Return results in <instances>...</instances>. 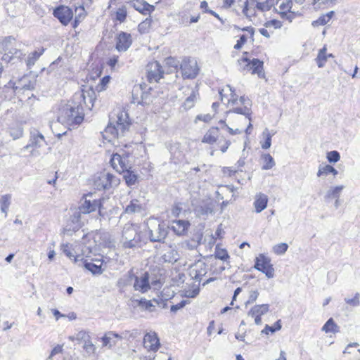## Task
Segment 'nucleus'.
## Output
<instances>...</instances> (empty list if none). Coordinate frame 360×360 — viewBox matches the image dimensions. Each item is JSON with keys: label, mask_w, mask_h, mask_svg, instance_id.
<instances>
[{"label": "nucleus", "mask_w": 360, "mask_h": 360, "mask_svg": "<svg viewBox=\"0 0 360 360\" xmlns=\"http://www.w3.org/2000/svg\"><path fill=\"white\" fill-rule=\"evenodd\" d=\"M140 241L136 228L131 224H127L122 231V245L124 248H133Z\"/></svg>", "instance_id": "20e7f679"}, {"label": "nucleus", "mask_w": 360, "mask_h": 360, "mask_svg": "<svg viewBox=\"0 0 360 360\" xmlns=\"http://www.w3.org/2000/svg\"><path fill=\"white\" fill-rule=\"evenodd\" d=\"M262 159L264 162L262 169L268 170L273 168L275 166V161L273 157L270 154H264L262 155Z\"/></svg>", "instance_id": "72a5a7b5"}, {"label": "nucleus", "mask_w": 360, "mask_h": 360, "mask_svg": "<svg viewBox=\"0 0 360 360\" xmlns=\"http://www.w3.org/2000/svg\"><path fill=\"white\" fill-rule=\"evenodd\" d=\"M116 125L123 126L124 128V133L129 129L130 122L129 121L128 114L125 111H120L117 115V120L115 121Z\"/></svg>", "instance_id": "393cba45"}, {"label": "nucleus", "mask_w": 360, "mask_h": 360, "mask_svg": "<svg viewBox=\"0 0 360 360\" xmlns=\"http://www.w3.org/2000/svg\"><path fill=\"white\" fill-rule=\"evenodd\" d=\"M229 113L234 112L237 114L243 115L245 116V118H247L249 121H251V110L250 108H248L247 106H244L243 108H234L232 110H230Z\"/></svg>", "instance_id": "58836bf2"}, {"label": "nucleus", "mask_w": 360, "mask_h": 360, "mask_svg": "<svg viewBox=\"0 0 360 360\" xmlns=\"http://www.w3.org/2000/svg\"><path fill=\"white\" fill-rule=\"evenodd\" d=\"M120 335L112 331L107 332L101 338L103 342V347H108L111 348L116 345L115 339H119Z\"/></svg>", "instance_id": "4be33fe9"}, {"label": "nucleus", "mask_w": 360, "mask_h": 360, "mask_svg": "<svg viewBox=\"0 0 360 360\" xmlns=\"http://www.w3.org/2000/svg\"><path fill=\"white\" fill-rule=\"evenodd\" d=\"M101 205V199L94 197L92 193L84 195L80 200L79 209L83 214H89L100 208Z\"/></svg>", "instance_id": "423d86ee"}, {"label": "nucleus", "mask_w": 360, "mask_h": 360, "mask_svg": "<svg viewBox=\"0 0 360 360\" xmlns=\"http://www.w3.org/2000/svg\"><path fill=\"white\" fill-rule=\"evenodd\" d=\"M34 86L35 81L31 80L27 76H24L16 82L11 81L8 84V87L12 88L15 94L32 90L34 89Z\"/></svg>", "instance_id": "1a4fd4ad"}, {"label": "nucleus", "mask_w": 360, "mask_h": 360, "mask_svg": "<svg viewBox=\"0 0 360 360\" xmlns=\"http://www.w3.org/2000/svg\"><path fill=\"white\" fill-rule=\"evenodd\" d=\"M200 292V289L198 287H196L192 290H188L185 291V297H189V298H194Z\"/></svg>", "instance_id": "e2e57ef3"}, {"label": "nucleus", "mask_w": 360, "mask_h": 360, "mask_svg": "<svg viewBox=\"0 0 360 360\" xmlns=\"http://www.w3.org/2000/svg\"><path fill=\"white\" fill-rule=\"evenodd\" d=\"M132 280H134V288L135 290L146 292L150 288L149 284V274L148 272H145L141 276L139 277L135 276L132 271L128 272V279L127 282H124L122 279L118 281L119 286L124 287L129 283Z\"/></svg>", "instance_id": "f03ea898"}, {"label": "nucleus", "mask_w": 360, "mask_h": 360, "mask_svg": "<svg viewBox=\"0 0 360 360\" xmlns=\"http://www.w3.org/2000/svg\"><path fill=\"white\" fill-rule=\"evenodd\" d=\"M332 173L334 176L337 175L338 172L336 169H335L333 166L330 165H325L323 167L320 166L319 168V171L317 172V176H321L322 175L327 176L328 174Z\"/></svg>", "instance_id": "e433bc0d"}, {"label": "nucleus", "mask_w": 360, "mask_h": 360, "mask_svg": "<svg viewBox=\"0 0 360 360\" xmlns=\"http://www.w3.org/2000/svg\"><path fill=\"white\" fill-rule=\"evenodd\" d=\"M86 94H87L89 102L92 103V105H94L96 95L92 89L81 94L75 95L72 101H68L59 109L58 122L70 129L71 127H77L83 122L84 117V108L80 102L76 101V100H80L82 98L84 102L86 103Z\"/></svg>", "instance_id": "f257e3e1"}, {"label": "nucleus", "mask_w": 360, "mask_h": 360, "mask_svg": "<svg viewBox=\"0 0 360 360\" xmlns=\"http://www.w3.org/2000/svg\"><path fill=\"white\" fill-rule=\"evenodd\" d=\"M264 25L266 27H273L275 29H278V28H281L282 27L283 24H282V22H281L280 20L274 19V20L267 21L264 24Z\"/></svg>", "instance_id": "052dcab7"}, {"label": "nucleus", "mask_w": 360, "mask_h": 360, "mask_svg": "<svg viewBox=\"0 0 360 360\" xmlns=\"http://www.w3.org/2000/svg\"><path fill=\"white\" fill-rule=\"evenodd\" d=\"M110 77L109 76L103 77L99 84L96 86V90L98 92L102 91L105 89L106 85L110 82Z\"/></svg>", "instance_id": "4d7b16f0"}, {"label": "nucleus", "mask_w": 360, "mask_h": 360, "mask_svg": "<svg viewBox=\"0 0 360 360\" xmlns=\"http://www.w3.org/2000/svg\"><path fill=\"white\" fill-rule=\"evenodd\" d=\"M198 96V91L192 90L190 96L184 101L183 106L186 110L191 109L195 104Z\"/></svg>", "instance_id": "473e14b6"}, {"label": "nucleus", "mask_w": 360, "mask_h": 360, "mask_svg": "<svg viewBox=\"0 0 360 360\" xmlns=\"http://www.w3.org/2000/svg\"><path fill=\"white\" fill-rule=\"evenodd\" d=\"M281 320H278L274 326H270L269 325H266L264 328L262 330V333L269 334V332L274 333L281 329Z\"/></svg>", "instance_id": "49530a36"}, {"label": "nucleus", "mask_w": 360, "mask_h": 360, "mask_svg": "<svg viewBox=\"0 0 360 360\" xmlns=\"http://www.w3.org/2000/svg\"><path fill=\"white\" fill-rule=\"evenodd\" d=\"M130 4L139 13L147 15L154 11L155 7L144 0H133Z\"/></svg>", "instance_id": "a211bd4d"}, {"label": "nucleus", "mask_w": 360, "mask_h": 360, "mask_svg": "<svg viewBox=\"0 0 360 360\" xmlns=\"http://www.w3.org/2000/svg\"><path fill=\"white\" fill-rule=\"evenodd\" d=\"M190 226L188 221L174 220L172 221L171 229L178 236H184Z\"/></svg>", "instance_id": "6ab92c4d"}, {"label": "nucleus", "mask_w": 360, "mask_h": 360, "mask_svg": "<svg viewBox=\"0 0 360 360\" xmlns=\"http://www.w3.org/2000/svg\"><path fill=\"white\" fill-rule=\"evenodd\" d=\"M274 4V0H264V1H259L257 2L255 8L260 11H267L271 9V8Z\"/></svg>", "instance_id": "4c0bfd02"}, {"label": "nucleus", "mask_w": 360, "mask_h": 360, "mask_svg": "<svg viewBox=\"0 0 360 360\" xmlns=\"http://www.w3.org/2000/svg\"><path fill=\"white\" fill-rule=\"evenodd\" d=\"M214 256L216 259H220L223 262H226V264L228 266H230L229 262L228 261L230 257L226 250L221 248L219 247V245H217L215 248Z\"/></svg>", "instance_id": "c756f323"}, {"label": "nucleus", "mask_w": 360, "mask_h": 360, "mask_svg": "<svg viewBox=\"0 0 360 360\" xmlns=\"http://www.w3.org/2000/svg\"><path fill=\"white\" fill-rule=\"evenodd\" d=\"M167 229L165 225L158 224L149 230V238L151 242H163L167 236Z\"/></svg>", "instance_id": "f8f14e48"}, {"label": "nucleus", "mask_w": 360, "mask_h": 360, "mask_svg": "<svg viewBox=\"0 0 360 360\" xmlns=\"http://www.w3.org/2000/svg\"><path fill=\"white\" fill-rule=\"evenodd\" d=\"M181 73L184 79H195L200 71L197 60L194 58H184L180 65Z\"/></svg>", "instance_id": "39448f33"}, {"label": "nucleus", "mask_w": 360, "mask_h": 360, "mask_svg": "<svg viewBox=\"0 0 360 360\" xmlns=\"http://www.w3.org/2000/svg\"><path fill=\"white\" fill-rule=\"evenodd\" d=\"M207 274L206 264L202 261H198L191 265L189 269L190 276L196 281H200L202 278Z\"/></svg>", "instance_id": "4468645a"}, {"label": "nucleus", "mask_w": 360, "mask_h": 360, "mask_svg": "<svg viewBox=\"0 0 360 360\" xmlns=\"http://www.w3.org/2000/svg\"><path fill=\"white\" fill-rule=\"evenodd\" d=\"M360 294L356 292L353 298H345V301L352 307H357L360 304Z\"/></svg>", "instance_id": "6e6d98bb"}, {"label": "nucleus", "mask_w": 360, "mask_h": 360, "mask_svg": "<svg viewBox=\"0 0 360 360\" xmlns=\"http://www.w3.org/2000/svg\"><path fill=\"white\" fill-rule=\"evenodd\" d=\"M278 8H276V12L281 15L282 11H290L292 6V0H278L276 1Z\"/></svg>", "instance_id": "c85d7f7f"}, {"label": "nucleus", "mask_w": 360, "mask_h": 360, "mask_svg": "<svg viewBox=\"0 0 360 360\" xmlns=\"http://www.w3.org/2000/svg\"><path fill=\"white\" fill-rule=\"evenodd\" d=\"M268 202V197L266 195L259 193L255 195L254 207L257 213H260L266 209Z\"/></svg>", "instance_id": "412c9836"}, {"label": "nucleus", "mask_w": 360, "mask_h": 360, "mask_svg": "<svg viewBox=\"0 0 360 360\" xmlns=\"http://www.w3.org/2000/svg\"><path fill=\"white\" fill-rule=\"evenodd\" d=\"M143 346L151 351H157L160 346L159 339L155 333H147L143 338Z\"/></svg>", "instance_id": "f3484780"}, {"label": "nucleus", "mask_w": 360, "mask_h": 360, "mask_svg": "<svg viewBox=\"0 0 360 360\" xmlns=\"http://www.w3.org/2000/svg\"><path fill=\"white\" fill-rule=\"evenodd\" d=\"M123 178L128 186H134L136 184L138 180V175L132 169H129L122 172Z\"/></svg>", "instance_id": "a878e982"}, {"label": "nucleus", "mask_w": 360, "mask_h": 360, "mask_svg": "<svg viewBox=\"0 0 360 360\" xmlns=\"http://www.w3.org/2000/svg\"><path fill=\"white\" fill-rule=\"evenodd\" d=\"M327 48L324 46L319 51L318 56L316 58V62L319 68H323L326 65L328 60V56L326 53Z\"/></svg>", "instance_id": "2f4dec72"}, {"label": "nucleus", "mask_w": 360, "mask_h": 360, "mask_svg": "<svg viewBox=\"0 0 360 360\" xmlns=\"http://www.w3.org/2000/svg\"><path fill=\"white\" fill-rule=\"evenodd\" d=\"M250 3L248 0H246L244 3V8L243 9V13L247 17H250L251 15H255V9L254 8L252 11V8L249 7Z\"/></svg>", "instance_id": "13d9d810"}, {"label": "nucleus", "mask_w": 360, "mask_h": 360, "mask_svg": "<svg viewBox=\"0 0 360 360\" xmlns=\"http://www.w3.org/2000/svg\"><path fill=\"white\" fill-rule=\"evenodd\" d=\"M178 256L176 250H169L162 256V258L165 262L174 263L178 260Z\"/></svg>", "instance_id": "f704fd0d"}, {"label": "nucleus", "mask_w": 360, "mask_h": 360, "mask_svg": "<svg viewBox=\"0 0 360 360\" xmlns=\"http://www.w3.org/2000/svg\"><path fill=\"white\" fill-rule=\"evenodd\" d=\"M263 136L265 137V141L262 143L261 146L263 149H268L271 147V137L274 134H271L268 129H265L262 133Z\"/></svg>", "instance_id": "79ce46f5"}, {"label": "nucleus", "mask_w": 360, "mask_h": 360, "mask_svg": "<svg viewBox=\"0 0 360 360\" xmlns=\"http://www.w3.org/2000/svg\"><path fill=\"white\" fill-rule=\"evenodd\" d=\"M343 188H344L343 186H335L334 188H331L330 189H329L327 191L326 197L328 198H339L340 193L342 191Z\"/></svg>", "instance_id": "37998d69"}, {"label": "nucleus", "mask_w": 360, "mask_h": 360, "mask_svg": "<svg viewBox=\"0 0 360 360\" xmlns=\"http://www.w3.org/2000/svg\"><path fill=\"white\" fill-rule=\"evenodd\" d=\"M61 250L70 259L74 258L75 262H76L77 259V257H75V255L72 253L71 248L68 243L67 244H62L61 245Z\"/></svg>", "instance_id": "3c124183"}, {"label": "nucleus", "mask_w": 360, "mask_h": 360, "mask_svg": "<svg viewBox=\"0 0 360 360\" xmlns=\"http://www.w3.org/2000/svg\"><path fill=\"white\" fill-rule=\"evenodd\" d=\"M9 133L13 139H18L22 136L23 129L20 126L17 125L15 127H11L9 130Z\"/></svg>", "instance_id": "09e8293b"}, {"label": "nucleus", "mask_w": 360, "mask_h": 360, "mask_svg": "<svg viewBox=\"0 0 360 360\" xmlns=\"http://www.w3.org/2000/svg\"><path fill=\"white\" fill-rule=\"evenodd\" d=\"M212 119V116L210 114H200L198 115L195 117V122L197 121H202L204 122H209Z\"/></svg>", "instance_id": "69168bd1"}, {"label": "nucleus", "mask_w": 360, "mask_h": 360, "mask_svg": "<svg viewBox=\"0 0 360 360\" xmlns=\"http://www.w3.org/2000/svg\"><path fill=\"white\" fill-rule=\"evenodd\" d=\"M63 345H56L51 352V354H49V356H48L47 359L49 360H51L52 359V358L58 354H60L63 352Z\"/></svg>", "instance_id": "0e129e2a"}, {"label": "nucleus", "mask_w": 360, "mask_h": 360, "mask_svg": "<svg viewBox=\"0 0 360 360\" xmlns=\"http://www.w3.org/2000/svg\"><path fill=\"white\" fill-rule=\"evenodd\" d=\"M142 210L141 205L138 200H132L125 207L124 212L127 214H134L141 212Z\"/></svg>", "instance_id": "cd10ccee"}, {"label": "nucleus", "mask_w": 360, "mask_h": 360, "mask_svg": "<svg viewBox=\"0 0 360 360\" xmlns=\"http://www.w3.org/2000/svg\"><path fill=\"white\" fill-rule=\"evenodd\" d=\"M269 311V305L268 304H256L252 307L248 312V316H262Z\"/></svg>", "instance_id": "b1692460"}, {"label": "nucleus", "mask_w": 360, "mask_h": 360, "mask_svg": "<svg viewBox=\"0 0 360 360\" xmlns=\"http://www.w3.org/2000/svg\"><path fill=\"white\" fill-rule=\"evenodd\" d=\"M339 326L335 323L333 318H330L322 327V330L326 333H336L339 332Z\"/></svg>", "instance_id": "7c9ffc66"}, {"label": "nucleus", "mask_w": 360, "mask_h": 360, "mask_svg": "<svg viewBox=\"0 0 360 360\" xmlns=\"http://www.w3.org/2000/svg\"><path fill=\"white\" fill-rule=\"evenodd\" d=\"M151 18H147L144 21L141 22L138 27L139 31L141 33H146L148 32L151 26Z\"/></svg>", "instance_id": "8fccbe9b"}, {"label": "nucleus", "mask_w": 360, "mask_h": 360, "mask_svg": "<svg viewBox=\"0 0 360 360\" xmlns=\"http://www.w3.org/2000/svg\"><path fill=\"white\" fill-rule=\"evenodd\" d=\"M53 15L64 25H67L72 18L73 14L70 8L60 6L53 11Z\"/></svg>", "instance_id": "ddd939ff"}, {"label": "nucleus", "mask_w": 360, "mask_h": 360, "mask_svg": "<svg viewBox=\"0 0 360 360\" xmlns=\"http://www.w3.org/2000/svg\"><path fill=\"white\" fill-rule=\"evenodd\" d=\"M188 303V300H184L176 304L172 305L170 310L172 312L176 313L178 310L184 308Z\"/></svg>", "instance_id": "bf43d9fd"}, {"label": "nucleus", "mask_w": 360, "mask_h": 360, "mask_svg": "<svg viewBox=\"0 0 360 360\" xmlns=\"http://www.w3.org/2000/svg\"><path fill=\"white\" fill-rule=\"evenodd\" d=\"M301 15V13L299 12L292 11L291 9L290 11H282L281 12V18L283 20H288L289 22H292V20L295 18L296 16Z\"/></svg>", "instance_id": "c03bdc74"}, {"label": "nucleus", "mask_w": 360, "mask_h": 360, "mask_svg": "<svg viewBox=\"0 0 360 360\" xmlns=\"http://www.w3.org/2000/svg\"><path fill=\"white\" fill-rule=\"evenodd\" d=\"M127 18V9L124 6H122L116 11V20L120 22H124Z\"/></svg>", "instance_id": "864d4df0"}, {"label": "nucleus", "mask_w": 360, "mask_h": 360, "mask_svg": "<svg viewBox=\"0 0 360 360\" xmlns=\"http://www.w3.org/2000/svg\"><path fill=\"white\" fill-rule=\"evenodd\" d=\"M104 133L108 135H110L109 139L112 138H118L119 136H122L124 134V128L123 126L114 124L112 122L109 123V124L105 129Z\"/></svg>", "instance_id": "aec40b11"}, {"label": "nucleus", "mask_w": 360, "mask_h": 360, "mask_svg": "<svg viewBox=\"0 0 360 360\" xmlns=\"http://www.w3.org/2000/svg\"><path fill=\"white\" fill-rule=\"evenodd\" d=\"M240 64L245 63L243 70L250 72L252 74H257L259 77H261L263 71V62L257 58L250 60L249 58L244 57L240 60H238Z\"/></svg>", "instance_id": "9d476101"}, {"label": "nucleus", "mask_w": 360, "mask_h": 360, "mask_svg": "<svg viewBox=\"0 0 360 360\" xmlns=\"http://www.w3.org/2000/svg\"><path fill=\"white\" fill-rule=\"evenodd\" d=\"M44 51V49H41L40 51H34V52L31 53L27 60V65H33L35 62L39 59L40 56L43 54Z\"/></svg>", "instance_id": "a19ab883"}, {"label": "nucleus", "mask_w": 360, "mask_h": 360, "mask_svg": "<svg viewBox=\"0 0 360 360\" xmlns=\"http://www.w3.org/2000/svg\"><path fill=\"white\" fill-rule=\"evenodd\" d=\"M44 143H46V141L42 134L37 129H33L30 131V143L22 150H27L30 147L39 148Z\"/></svg>", "instance_id": "2eb2a0df"}, {"label": "nucleus", "mask_w": 360, "mask_h": 360, "mask_svg": "<svg viewBox=\"0 0 360 360\" xmlns=\"http://www.w3.org/2000/svg\"><path fill=\"white\" fill-rule=\"evenodd\" d=\"M327 159L331 163H335L340 159V153L336 150H332L327 153Z\"/></svg>", "instance_id": "5fc2aeb1"}, {"label": "nucleus", "mask_w": 360, "mask_h": 360, "mask_svg": "<svg viewBox=\"0 0 360 360\" xmlns=\"http://www.w3.org/2000/svg\"><path fill=\"white\" fill-rule=\"evenodd\" d=\"M11 194H5L0 198V210L5 214V217H7L9 207L11 204Z\"/></svg>", "instance_id": "bb28decb"}, {"label": "nucleus", "mask_w": 360, "mask_h": 360, "mask_svg": "<svg viewBox=\"0 0 360 360\" xmlns=\"http://www.w3.org/2000/svg\"><path fill=\"white\" fill-rule=\"evenodd\" d=\"M330 20H328V17L325 16L324 15L320 16L316 20L312 22L313 26L316 25H325Z\"/></svg>", "instance_id": "680f3d73"}, {"label": "nucleus", "mask_w": 360, "mask_h": 360, "mask_svg": "<svg viewBox=\"0 0 360 360\" xmlns=\"http://www.w3.org/2000/svg\"><path fill=\"white\" fill-rule=\"evenodd\" d=\"M84 266L94 274H101L102 273L101 264H96L91 262H85Z\"/></svg>", "instance_id": "ea45409f"}, {"label": "nucleus", "mask_w": 360, "mask_h": 360, "mask_svg": "<svg viewBox=\"0 0 360 360\" xmlns=\"http://www.w3.org/2000/svg\"><path fill=\"white\" fill-rule=\"evenodd\" d=\"M288 245L285 243L277 244L273 247L274 252L277 255H282L288 250Z\"/></svg>", "instance_id": "de8ad7c7"}, {"label": "nucleus", "mask_w": 360, "mask_h": 360, "mask_svg": "<svg viewBox=\"0 0 360 360\" xmlns=\"http://www.w3.org/2000/svg\"><path fill=\"white\" fill-rule=\"evenodd\" d=\"M146 70L147 77L150 82H158L163 77L164 71L158 61L148 64Z\"/></svg>", "instance_id": "9b49d317"}, {"label": "nucleus", "mask_w": 360, "mask_h": 360, "mask_svg": "<svg viewBox=\"0 0 360 360\" xmlns=\"http://www.w3.org/2000/svg\"><path fill=\"white\" fill-rule=\"evenodd\" d=\"M226 88L230 91L231 98L228 99L229 103L236 104L238 100L237 95L234 93V89L229 85H227Z\"/></svg>", "instance_id": "338daca9"}, {"label": "nucleus", "mask_w": 360, "mask_h": 360, "mask_svg": "<svg viewBox=\"0 0 360 360\" xmlns=\"http://www.w3.org/2000/svg\"><path fill=\"white\" fill-rule=\"evenodd\" d=\"M113 169L117 172L122 173L129 169H132L131 163L129 160V155L123 153L122 155L115 153L110 159Z\"/></svg>", "instance_id": "6e6552de"}, {"label": "nucleus", "mask_w": 360, "mask_h": 360, "mask_svg": "<svg viewBox=\"0 0 360 360\" xmlns=\"http://www.w3.org/2000/svg\"><path fill=\"white\" fill-rule=\"evenodd\" d=\"M83 348L89 354H94L96 350V347L91 341V338L84 342Z\"/></svg>", "instance_id": "603ef678"}, {"label": "nucleus", "mask_w": 360, "mask_h": 360, "mask_svg": "<svg viewBox=\"0 0 360 360\" xmlns=\"http://www.w3.org/2000/svg\"><path fill=\"white\" fill-rule=\"evenodd\" d=\"M82 214L83 213L80 212L79 209L78 208V210H75L73 214L71 216V220L75 224L73 228L74 231L78 230L81 226L80 218Z\"/></svg>", "instance_id": "a18cd8bd"}, {"label": "nucleus", "mask_w": 360, "mask_h": 360, "mask_svg": "<svg viewBox=\"0 0 360 360\" xmlns=\"http://www.w3.org/2000/svg\"><path fill=\"white\" fill-rule=\"evenodd\" d=\"M219 136V128L212 127L204 135L202 141L208 144H214Z\"/></svg>", "instance_id": "5701e85b"}, {"label": "nucleus", "mask_w": 360, "mask_h": 360, "mask_svg": "<svg viewBox=\"0 0 360 360\" xmlns=\"http://www.w3.org/2000/svg\"><path fill=\"white\" fill-rule=\"evenodd\" d=\"M131 43V34L122 32L117 38L116 49L119 51H126L130 47Z\"/></svg>", "instance_id": "dca6fc26"}, {"label": "nucleus", "mask_w": 360, "mask_h": 360, "mask_svg": "<svg viewBox=\"0 0 360 360\" xmlns=\"http://www.w3.org/2000/svg\"><path fill=\"white\" fill-rule=\"evenodd\" d=\"M141 335V333L137 329L132 330H125L120 335L119 339H126L127 340H134L138 336Z\"/></svg>", "instance_id": "c9c22d12"}, {"label": "nucleus", "mask_w": 360, "mask_h": 360, "mask_svg": "<svg viewBox=\"0 0 360 360\" xmlns=\"http://www.w3.org/2000/svg\"><path fill=\"white\" fill-rule=\"evenodd\" d=\"M90 338V335L86 331L82 330L77 334L76 339L77 340H82L84 342Z\"/></svg>", "instance_id": "774afa93"}, {"label": "nucleus", "mask_w": 360, "mask_h": 360, "mask_svg": "<svg viewBox=\"0 0 360 360\" xmlns=\"http://www.w3.org/2000/svg\"><path fill=\"white\" fill-rule=\"evenodd\" d=\"M254 267L257 271L264 274L268 278L274 277L275 270L271 264V259L263 254H259L255 258Z\"/></svg>", "instance_id": "0eeeda50"}, {"label": "nucleus", "mask_w": 360, "mask_h": 360, "mask_svg": "<svg viewBox=\"0 0 360 360\" xmlns=\"http://www.w3.org/2000/svg\"><path fill=\"white\" fill-rule=\"evenodd\" d=\"M120 184V179L116 176L109 173L103 172L95 176L94 180V186L98 191L108 190L113 187H116Z\"/></svg>", "instance_id": "7ed1b4c3"}]
</instances>
